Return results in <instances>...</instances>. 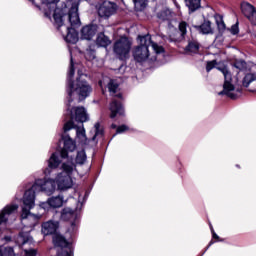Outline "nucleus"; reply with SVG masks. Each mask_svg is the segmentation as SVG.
<instances>
[{"label": "nucleus", "instance_id": "nucleus-1", "mask_svg": "<svg viewBox=\"0 0 256 256\" xmlns=\"http://www.w3.org/2000/svg\"><path fill=\"white\" fill-rule=\"evenodd\" d=\"M75 77V62L73 55L70 56V66L66 80V93L68 95L66 102V114L69 115V120L65 122L63 129H85L83 123L89 121V114L83 106L71 107L76 99L78 103L85 101L93 93V87L84 78L85 74L78 70L76 80Z\"/></svg>", "mask_w": 256, "mask_h": 256}, {"label": "nucleus", "instance_id": "nucleus-2", "mask_svg": "<svg viewBox=\"0 0 256 256\" xmlns=\"http://www.w3.org/2000/svg\"><path fill=\"white\" fill-rule=\"evenodd\" d=\"M42 5L48 9L52 8L54 25L57 31L62 33L66 43L75 45L79 41V32L81 27V18H79V2L77 0H66L61 8H57L59 0H41Z\"/></svg>", "mask_w": 256, "mask_h": 256}, {"label": "nucleus", "instance_id": "nucleus-3", "mask_svg": "<svg viewBox=\"0 0 256 256\" xmlns=\"http://www.w3.org/2000/svg\"><path fill=\"white\" fill-rule=\"evenodd\" d=\"M61 172L56 177V185L59 191H67L73 188V173H77V167L73 159H68L61 164Z\"/></svg>", "mask_w": 256, "mask_h": 256}, {"label": "nucleus", "instance_id": "nucleus-4", "mask_svg": "<svg viewBox=\"0 0 256 256\" xmlns=\"http://www.w3.org/2000/svg\"><path fill=\"white\" fill-rule=\"evenodd\" d=\"M33 207H35L33 195H31V192H25L23 197L21 223L26 227V229H30L28 230V233L33 231V227H35L41 219V215L31 213V209H33Z\"/></svg>", "mask_w": 256, "mask_h": 256}, {"label": "nucleus", "instance_id": "nucleus-5", "mask_svg": "<svg viewBox=\"0 0 256 256\" xmlns=\"http://www.w3.org/2000/svg\"><path fill=\"white\" fill-rule=\"evenodd\" d=\"M57 189V182L55 179H37L35 183L25 191V193H30L35 201V193H45L46 195H53Z\"/></svg>", "mask_w": 256, "mask_h": 256}, {"label": "nucleus", "instance_id": "nucleus-6", "mask_svg": "<svg viewBox=\"0 0 256 256\" xmlns=\"http://www.w3.org/2000/svg\"><path fill=\"white\" fill-rule=\"evenodd\" d=\"M138 39L140 41V45L134 49L133 57L137 63H144V61L149 59V47H151L153 40H151V36L149 34L138 36Z\"/></svg>", "mask_w": 256, "mask_h": 256}, {"label": "nucleus", "instance_id": "nucleus-7", "mask_svg": "<svg viewBox=\"0 0 256 256\" xmlns=\"http://www.w3.org/2000/svg\"><path fill=\"white\" fill-rule=\"evenodd\" d=\"M217 69L218 71H221L225 79L223 84V90L220 91L218 95H226V97H229V99H237L239 95H241V89L235 90V85L231 83V72H229V68H227V66H222V67H217Z\"/></svg>", "mask_w": 256, "mask_h": 256}, {"label": "nucleus", "instance_id": "nucleus-8", "mask_svg": "<svg viewBox=\"0 0 256 256\" xmlns=\"http://www.w3.org/2000/svg\"><path fill=\"white\" fill-rule=\"evenodd\" d=\"M133 42L127 36H122L113 44V53L119 61H127Z\"/></svg>", "mask_w": 256, "mask_h": 256}, {"label": "nucleus", "instance_id": "nucleus-9", "mask_svg": "<svg viewBox=\"0 0 256 256\" xmlns=\"http://www.w3.org/2000/svg\"><path fill=\"white\" fill-rule=\"evenodd\" d=\"M19 205L10 204L3 208L0 212V225H7L9 221H15V213H17Z\"/></svg>", "mask_w": 256, "mask_h": 256}, {"label": "nucleus", "instance_id": "nucleus-10", "mask_svg": "<svg viewBox=\"0 0 256 256\" xmlns=\"http://www.w3.org/2000/svg\"><path fill=\"white\" fill-rule=\"evenodd\" d=\"M117 7V3L115 2L104 1L98 9V15L103 19H109V17H112V15L117 13Z\"/></svg>", "mask_w": 256, "mask_h": 256}, {"label": "nucleus", "instance_id": "nucleus-11", "mask_svg": "<svg viewBox=\"0 0 256 256\" xmlns=\"http://www.w3.org/2000/svg\"><path fill=\"white\" fill-rule=\"evenodd\" d=\"M62 141H64V146L60 150L61 159H67V161H69V159H72L73 161V157L69 156V152L73 153V151L77 149V145L75 144V141H73V139H71V137L69 136H66V137L62 136Z\"/></svg>", "mask_w": 256, "mask_h": 256}, {"label": "nucleus", "instance_id": "nucleus-12", "mask_svg": "<svg viewBox=\"0 0 256 256\" xmlns=\"http://www.w3.org/2000/svg\"><path fill=\"white\" fill-rule=\"evenodd\" d=\"M241 11L242 15L250 21L251 25L256 27V9L255 6H253L249 2H242L241 3Z\"/></svg>", "mask_w": 256, "mask_h": 256}, {"label": "nucleus", "instance_id": "nucleus-13", "mask_svg": "<svg viewBox=\"0 0 256 256\" xmlns=\"http://www.w3.org/2000/svg\"><path fill=\"white\" fill-rule=\"evenodd\" d=\"M65 203V198L63 195L59 194L58 196H52L47 199L46 202H42L40 204V207L42 209H59L60 207H63V204Z\"/></svg>", "mask_w": 256, "mask_h": 256}, {"label": "nucleus", "instance_id": "nucleus-14", "mask_svg": "<svg viewBox=\"0 0 256 256\" xmlns=\"http://www.w3.org/2000/svg\"><path fill=\"white\" fill-rule=\"evenodd\" d=\"M157 19L160 23H167L169 29L173 28V11L165 8L157 13Z\"/></svg>", "mask_w": 256, "mask_h": 256}, {"label": "nucleus", "instance_id": "nucleus-15", "mask_svg": "<svg viewBox=\"0 0 256 256\" xmlns=\"http://www.w3.org/2000/svg\"><path fill=\"white\" fill-rule=\"evenodd\" d=\"M193 28L196 29L200 35H213L215 33L212 23L207 18H204L200 25H193Z\"/></svg>", "mask_w": 256, "mask_h": 256}, {"label": "nucleus", "instance_id": "nucleus-16", "mask_svg": "<svg viewBox=\"0 0 256 256\" xmlns=\"http://www.w3.org/2000/svg\"><path fill=\"white\" fill-rule=\"evenodd\" d=\"M97 29H99L97 24H89L84 26L81 29V39L91 41V39H93L95 35H97Z\"/></svg>", "mask_w": 256, "mask_h": 256}, {"label": "nucleus", "instance_id": "nucleus-17", "mask_svg": "<svg viewBox=\"0 0 256 256\" xmlns=\"http://www.w3.org/2000/svg\"><path fill=\"white\" fill-rule=\"evenodd\" d=\"M110 117L111 119H115L117 115H125V107H123V102L113 99L110 103Z\"/></svg>", "mask_w": 256, "mask_h": 256}, {"label": "nucleus", "instance_id": "nucleus-18", "mask_svg": "<svg viewBox=\"0 0 256 256\" xmlns=\"http://www.w3.org/2000/svg\"><path fill=\"white\" fill-rule=\"evenodd\" d=\"M57 229H59V221L49 220L42 224L43 235H53L57 233Z\"/></svg>", "mask_w": 256, "mask_h": 256}, {"label": "nucleus", "instance_id": "nucleus-19", "mask_svg": "<svg viewBox=\"0 0 256 256\" xmlns=\"http://www.w3.org/2000/svg\"><path fill=\"white\" fill-rule=\"evenodd\" d=\"M59 155V152H54L51 154L48 160L49 169H57L59 165L61 166L63 165V162L67 161V158L61 160V157Z\"/></svg>", "mask_w": 256, "mask_h": 256}, {"label": "nucleus", "instance_id": "nucleus-20", "mask_svg": "<svg viewBox=\"0 0 256 256\" xmlns=\"http://www.w3.org/2000/svg\"><path fill=\"white\" fill-rule=\"evenodd\" d=\"M184 3L189 14L195 13L201 9V0H184Z\"/></svg>", "mask_w": 256, "mask_h": 256}, {"label": "nucleus", "instance_id": "nucleus-21", "mask_svg": "<svg viewBox=\"0 0 256 256\" xmlns=\"http://www.w3.org/2000/svg\"><path fill=\"white\" fill-rule=\"evenodd\" d=\"M111 44V39L105 33L101 32L97 35L96 38V45L98 47H103L104 49H107V47Z\"/></svg>", "mask_w": 256, "mask_h": 256}, {"label": "nucleus", "instance_id": "nucleus-22", "mask_svg": "<svg viewBox=\"0 0 256 256\" xmlns=\"http://www.w3.org/2000/svg\"><path fill=\"white\" fill-rule=\"evenodd\" d=\"M17 245H31L33 243V237L29 235V232H20L16 240Z\"/></svg>", "mask_w": 256, "mask_h": 256}, {"label": "nucleus", "instance_id": "nucleus-23", "mask_svg": "<svg viewBox=\"0 0 256 256\" xmlns=\"http://www.w3.org/2000/svg\"><path fill=\"white\" fill-rule=\"evenodd\" d=\"M214 19L217 25V30L219 32V35H223V33L227 31V25H225V21L223 20V15L215 14Z\"/></svg>", "mask_w": 256, "mask_h": 256}, {"label": "nucleus", "instance_id": "nucleus-24", "mask_svg": "<svg viewBox=\"0 0 256 256\" xmlns=\"http://www.w3.org/2000/svg\"><path fill=\"white\" fill-rule=\"evenodd\" d=\"M77 215H75V211L71 208H64L61 212L62 221H71L72 219H76Z\"/></svg>", "mask_w": 256, "mask_h": 256}, {"label": "nucleus", "instance_id": "nucleus-25", "mask_svg": "<svg viewBox=\"0 0 256 256\" xmlns=\"http://www.w3.org/2000/svg\"><path fill=\"white\" fill-rule=\"evenodd\" d=\"M200 47L201 45L197 40H190L185 47V51H187L188 53H199Z\"/></svg>", "mask_w": 256, "mask_h": 256}, {"label": "nucleus", "instance_id": "nucleus-26", "mask_svg": "<svg viewBox=\"0 0 256 256\" xmlns=\"http://www.w3.org/2000/svg\"><path fill=\"white\" fill-rule=\"evenodd\" d=\"M87 161V153H85V150H81L77 152L76 158H75V165H85Z\"/></svg>", "mask_w": 256, "mask_h": 256}, {"label": "nucleus", "instance_id": "nucleus-27", "mask_svg": "<svg viewBox=\"0 0 256 256\" xmlns=\"http://www.w3.org/2000/svg\"><path fill=\"white\" fill-rule=\"evenodd\" d=\"M232 67L237 69L238 73H240V71H245L247 69V62L243 59H236L232 63Z\"/></svg>", "mask_w": 256, "mask_h": 256}, {"label": "nucleus", "instance_id": "nucleus-28", "mask_svg": "<svg viewBox=\"0 0 256 256\" xmlns=\"http://www.w3.org/2000/svg\"><path fill=\"white\" fill-rule=\"evenodd\" d=\"M0 256H16L15 249L12 246H0Z\"/></svg>", "mask_w": 256, "mask_h": 256}, {"label": "nucleus", "instance_id": "nucleus-29", "mask_svg": "<svg viewBox=\"0 0 256 256\" xmlns=\"http://www.w3.org/2000/svg\"><path fill=\"white\" fill-rule=\"evenodd\" d=\"M253 81H256V73H248L244 76L242 80L243 87H249Z\"/></svg>", "mask_w": 256, "mask_h": 256}, {"label": "nucleus", "instance_id": "nucleus-30", "mask_svg": "<svg viewBox=\"0 0 256 256\" xmlns=\"http://www.w3.org/2000/svg\"><path fill=\"white\" fill-rule=\"evenodd\" d=\"M107 88L110 94L115 95V93H117V89H119V83L113 79H110Z\"/></svg>", "mask_w": 256, "mask_h": 256}, {"label": "nucleus", "instance_id": "nucleus-31", "mask_svg": "<svg viewBox=\"0 0 256 256\" xmlns=\"http://www.w3.org/2000/svg\"><path fill=\"white\" fill-rule=\"evenodd\" d=\"M189 27V24L185 21H182L178 25V29L180 31V37L181 39H185V35H187V28Z\"/></svg>", "mask_w": 256, "mask_h": 256}, {"label": "nucleus", "instance_id": "nucleus-32", "mask_svg": "<svg viewBox=\"0 0 256 256\" xmlns=\"http://www.w3.org/2000/svg\"><path fill=\"white\" fill-rule=\"evenodd\" d=\"M150 45L153 48L156 55H161V53H165V48L163 46H160L159 44H157L153 41Z\"/></svg>", "mask_w": 256, "mask_h": 256}, {"label": "nucleus", "instance_id": "nucleus-33", "mask_svg": "<svg viewBox=\"0 0 256 256\" xmlns=\"http://www.w3.org/2000/svg\"><path fill=\"white\" fill-rule=\"evenodd\" d=\"M217 65V60H211L206 63V72L210 73L215 69V66Z\"/></svg>", "mask_w": 256, "mask_h": 256}, {"label": "nucleus", "instance_id": "nucleus-34", "mask_svg": "<svg viewBox=\"0 0 256 256\" xmlns=\"http://www.w3.org/2000/svg\"><path fill=\"white\" fill-rule=\"evenodd\" d=\"M229 31L231 35H239V22H236L234 25H232Z\"/></svg>", "mask_w": 256, "mask_h": 256}, {"label": "nucleus", "instance_id": "nucleus-35", "mask_svg": "<svg viewBox=\"0 0 256 256\" xmlns=\"http://www.w3.org/2000/svg\"><path fill=\"white\" fill-rule=\"evenodd\" d=\"M86 57H88V59H95V49H92L91 46H89V48L87 49V52H86Z\"/></svg>", "mask_w": 256, "mask_h": 256}, {"label": "nucleus", "instance_id": "nucleus-36", "mask_svg": "<svg viewBox=\"0 0 256 256\" xmlns=\"http://www.w3.org/2000/svg\"><path fill=\"white\" fill-rule=\"evenodd\" d=\"M24 255L25 256H37V250L35 249H26L24 250Z\"/></svg>", "mask_w": 256, "mask_h": 256}, {"label": "nucleus", "instance_id": "nucleus-37", "mask_svg": "<svg viewBox=\"0 0 256 256\" xmlns=\"http://www.w3.org/2000/svg\"><path fill=\"white\" fill-rule=\"evenodd\" d=\"M111 129H129V126L122 124L117 126V124H111Z\"/></svg>", "mask_w": 256, "mask_h": 256}, {"label": "nucleus", "instance_id": "nucleus-38", "mask_svg": "<svg viewBox=\"0 0 256 256\" xmlns=\"http://www.w3.org/2000/svg\"><path fill=\"white\" fill-rule=\"evenodd\" d=\"M210 229H211L213 239H217L219 241V235H217V233H215L213 226H210Z\"/></svg>", "mask_w": 256, "mask_h": 256}, {"label": "nucleus", "instance_id": "nucleus-39", "mask_svg": "<svg viewBox=\"0 0 256 256\" xmlns=\"http://www.w3.org/2000/svg\"><path fill=\"white\" fill-rule=\"evenodd\" d=\"M70 231H77V223H75V222L71 223Z\"/></svg>", "mask_w": 256, "mask_h": 256}, {"label": "nucleus", "instance_id": "nucleus-40", "mask_svg": "<svg viewBox=\"0 0 256 256\" xmlns=\"http://www.w3.org/2000/svg\"><path fill=\"white\" fill-rule=\"evenodd\" d=\"M127 131L126 129H117L116 130V135H122V133H125Z\"/></svg>", "mask_w": 256, "mask_h": 256}, {"label": "nucleus", "instance_id": "nucleus-41", "mask_svg": "<svg viewBox=\"0 0 256 256\" xmlns=\"http://www.w3.org/2000/svg\"><path fill=\"white\" fill-rule=\"evenodd\" d=\"M102 131H103V130H99V129L95 130V135L93 136L92 140L95 141V137H97V135H98L99 133H102Z\"/></svg>", "mask_w": 256, "mask_h": 256}, {"label": "nucleus", "instance_id": "nucleus-42", "mask_svg": "<svg viewBox=\"0 0 256 256\" xmlns=\"http://www.w3.org/2000/svg\"><path fill=\"white\" fill-rule=\"evenodd\" d=\"M94 129H101V122H96L95 124H94Z\"/></svg>", "mask_w": 256, "mask_h": 256}, {"label": "nucleus", "instance_id": "nucleus-43", "mask_svg": "<svg viewBox=\"0 0 256 256\" xmlns=\"http://www.w3.org/2000/svg\"><path fill=\"white\" fill-rule=\"evenodd\" d=\"M115 97H117L118 99H120V101H123V94H122V93L116 94Z\"/></svg>", "mask_w": 256, "mask_h": 256}, {"label": "nucleus", "instance_id": "nucleus-44", "mask_svg": "<svg viewBox=\"0 0 256 256\" xmlns=\"http://www.w3.org/2000/svg\"><path fill=\"white\" fill-rule=\"evenodd\" d=\"M4 241H6V243L11 242V236H5Z\"/></svg>", "mask_w": 256, "mask_h": 256}, {"label": "nucleus", "instance_id": "nucleus-45", "mask_svg": "<svg viewBox=\"0 0 256 256\" xmlns=\"http://www.w3.org/2000/svg\"><path fill=\"white\" fill-rule=\"evenodd\" d=\"M147 0H134L135 3H145Z\"/></svg>", "mask_w": 256, "mask_h": 256}, {"label": "nucleus", "instance_id": "nucleus-46", "mask_svg": "<svg viewBox=\"0 0 256 256\" xmlns=\"http://www.w3.org/2000/svg\"><path fill=\"white\" fill-rule=\"evenodd\" d=\"M45 15H46V17H49V19H51V10H50V12H45Z\"/></svg>", "mask_w": 256, "mask_h": 256}, {"label": "nucleus", "instance_id": "nucleus-47", "mask_svg": "<svg viewBox=\"0 0 256 256\" xmlns=\"http://www.w3.org/2000/svg\"><path fill=\"white\" fill-rule=\"evenodd\" d=\"M214 243H215V242H213V240H211L206 249H208V248H209L211 245H213Z\"/></svg>", "mask_w": 256, "mask_h": 256}, {"label": "nucleus", "instance_id": "nucleus-48", "mask_svg": "<svg viewBox=\"0 0 256 256\" xmlns=\"http://www.w3.org/2000/svg\"><path fill=\"white\" fill-rule=\"evenodd\" d=\"M79 131H80L81 133H85V129L77 130V133H79Z\"/></svg>", "mask_w": 256, "mask_h": 256}, {"label": "nucleus", "instance_id": "nucleus-49", "mask_svg": "<svg viewBox=\"0 0 256 256\" xmlns=\"http://www.w3.org/2000/svg\"><path fill=\"white\" fill-rule=\"evenodd\" d=\"M87 197H89V195L85 194V199H87Z\"/></svg>", "mask_w": 256, "mask_h": 256}, {"label": "nucleus", "instance_id": "nucleus-50", "mask_svg": "<svg viewBox=\"0 0 256 256\" xmlns=\"http://www.w3.org/2000/svg\"><path fill=\"white\" fill-rule=\"evenodd\" d=\"M174 3H175V5H176V7H177V2L174 0Z\"/></svg>", "mask_w": 256, "mask_h": 256}]
</instances>
